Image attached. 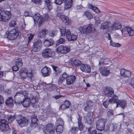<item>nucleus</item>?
Returning a JSON list of instances; mask_svg holds the SVG:
<instances>
[{
  "instance_id": "obj_1",
  "label": "nucleus",
  "mask_w": 134,
  "mask_h": 134,
  "mask_svg": "<svg viewBox=\"0 0 134 134\" xmlns=\"http://www.w3.org/2000/svg\"><path fill=\"white\" fill-rule=\"evenodd\" d=\"M60 31L61 36L60 38L57 41V44L58 45L63 44L65 40L64 37H65L66 35V38L69 41H74L76 40L77 37L75 35L71 34L70 30L66 29L65 27H61L59 28Z\"/></svg>"
},
{
  "instance_id": "obj_2",
  "label": "nucleus",
  "mask_w": 134,
  "mask_h": 134,
  "mask_svg": "<svg viewBox=\"0 0 134 134\" xmlns=\"http://www.w3.org/2000/svg\"><path fill=\"white\" fill-rule=\"evenodd\" d=\"M79 30L81 33L86 34L92 33L95 31V29L92 24L85 25L80 27Z\"/></svg>"
},
{
  "instance_id": "obj_3",
  "label": "nucleus",
  "mask_w": 134,
  "mask_h": 134,
  "mask_svg": "<svg viewBox=\"0 0 134 134\" xmlns=\"http://www.w3.org/2000/svg\"><path fill=\"white\" fill-rule=\"evenodd\" d=\"M19 35L18 31L14 29L11 30H8L6 32L5 36L10 40H13L16 39Z\"/></svg>"
},
{
  "instance_id": "obj_4",
  "label": "nucleus",
  "mask_w": 134,
  "mask_h": 134,
  "mask_svg": "<svg viewBox=\"0 0 134 134\" xmlns=\"http://www.w3.org/2000/svg\"><path fill=\"white\" fill-rule=\"evenodd\" d=\"M11 17L10 11H2L0 13V21L6 22L9 20Z\"/></svg>"
},
{
  "instance_id": "obj_5",
  "label": "nucleus",
  "mask_w": 134,
  "mask_h": 134,
  "mask_svg": "<svg viewBox=\"0 0 134 134\" xmlns=\"http://www.w3.org/2000/svg\"><path fill=\"white\" fill-rule=\"evenodd\" d=\"M42 55L44 58H48L53 57L55 55V53L52 49L47 48L43 50Z\"/></svg>"
},
{
  "instance_id": "obj_6",
  "label": "nucleus",
  "mask_w": 134,
  "mask_h": 134,
  "mask_svg": "<svg viewBox=\"0 0 134 134\" xmlns=\"http://www.w3.org/2000/svg\"><path fill=\"white\" fill-rule=\"evenodd\" d=\"M106 120L104 119H100L96 122V128L100 131L103 130L105 128V126Z\"/></svg>"
},
{
  "instance_id": "obj_7",
  "label": "nucleus",
  "mask_w": 134,
  "mask_h": 134,
  "mask_svg": "<svg viewBox=\"0 0 134 134\" xmlns=\"http://www.w3.org/2000/svg\"><path fill=\"white\" fill-rule=\"evenodd\" d=\"M16 120L18 124L21 127L27 126L29 121L28 119L22 116H21L20 119H17Z\"/></svg>"
},
{
  "instance_id": "obj_8",
  "label": "nucleus",
  "mask_w": 134,
  "mask_h": 134,
  "mask_svg": "<svg viewBox=\"0 0 134 134\" xmlns=\"http://www.w3.org/2000/svg\"><path fill=\"white\" fill-rule=\"evenodd\" d=\"M122 34L123 36H125L127 32L130 36H132L134 35V30L131 27H127L121 30Z\"/></svg>"
},
{
  "instance_id": "obj_9",
  "label": "nucleus",
  "mask_w": 134,
  "mask_h": 134,
  "mask_svg": "<svg viewBox=\"0 0 134 134\" xmlns=\"http://www.w3.org/2000/svg\"><path fill=\"white\" fill-rule=\"evenodd\" d=\"M55 127L51 123L47 124L44 132L46 134H54Z\"/></svg>"
},
{
  "instance_id": "obj_10",
  "label": "nucleus",
  "mask_w": 134,
  "mask_h": 134,
  "mask_svg": "<svg viewBox=\"0 0 134 134\" xmlns=\"http://www.w3.org/2000/svg\"><path fill=\"white\" fill-rule=\"evenodd\" d=\"M57 50L58 53H66L70 51V49L68 46H60L57 48Z\"/></svg>"
},
{
  "instance_id": "obj_11",
  "label": "nucleus",
  "mask_w": 134,
  "mask_h": 134,
  "mask_svg": "<svg viewBox=\"0 0 134 134\" xmlns=\"http://www.w3.org/2000/svg\"><path fill=\"white\" fill-rule=\"evenodd\" d=\"M104 92L105 95L109 97H112L114 96V91L111 87H108L106 88Z\"/></svg>"
},
{
  "instance_id": "obj_12",
  "label": "nucleus",
  "mask_w": 134,
  "mask_h": 134,
  "mask_svg": "<svg viewBox=\"0 0 134 134\" xmlns=\"http://www.w3.org/2000/svg\"><path fill=\"white\" fill-rule=\"evenodd\" d=\"M86 105L84 108L85 110L87 112L90 111L92 109L93 103L90 100H88L86 102Z\"/></svg>"
},
{
  "instance_id": "obj_13",
  "label": "nucleus",
  "mask_w": 134,
  "mask_h": 134,
  "mask_svg": "<svg viewBox=\"0 0 134 134\" xmlns=\"http://www.w3.org/2000/svg\"><path fill=\"white\" fill-rule=\"evenodd\" d=\"M41 15L38 13H37L35 14L33 16V19L35 24H37L39 23L38 26L40 27L42 25L41 22Z\"/></svg>"
},
{
  "instance_id": "obj_14",
  "label": "nucleus",
  "mask_w": 134,
  "mask_h": 134,
  "mask_svg": "<svg viewBox=\"0 0 134 134\" xmlns=\"http://www.w3.org/2000/svg\"><path fill=\"white\" fill-rule=\"evenodd\" d=\"M99 70L100 74L103 76H107L110 74L109 70L104 66L100 67Z\"/></svg>"
},
{
  "instance_id": "obj_15",
  "label": "nucleus",
  "mask_w": 134,
  "mask_h": 134,
  "mask_svg": "<svg viewBox=\"0 0 134 134\" xmlns=\"http://www.w3.org/2000/svg\"><path fill=\"white\" fill-rule=\"evenodd\" d=\"M47 112V113L49 116L52 117L55 116L56 115L55 113L53 111L50 106H48L46 109H44V112Z\"/></svg>"
},
{
  "instance_id": "obj_16",
  "label": "nucleus",
  "mask_w": 134,
  "mask_h": 134,
  "mask_svg": "<svg viewBox=\"0 0 134 134\" xmlns=\"http://www.w3.org/2000/svg\"><path fill=\"white\" fill-rule=\"evenodd\" d=\"M31 120V122L30 123V125L32 127H35L37 125L38 119L36 115L34 114L32 116Z\"/></svg>"
},
{
  "instance_id": "obj_17",
  "label": "nucleus",
  "mask_w": 134,
  "mask_h": 134,
  "mask_svg": "<svg viewBox=\"0 0 134 134\" xmlns=\"http://www.w3.org/2000/svg\"><path fill=\"white\" fill-rule=\"evenodd\" d=\"M117 128L116 125L114 126L113 124L111 123L109 125H106L105 129L111 132H115L116 131Z\"/></svg>"
},
{
  "instance_id": "obj_18",
  "label": "nucleus",
  "mask_w": 134,
  "mask_h": 134,
  "mask_svg": "<svg viewBox=\"0 0 134 134\" xmlns=\"http://www.w3.org/2000/svg\"><path fill=\"white\" fill-rule=\"evenodd\" d=\"M80 69L82 71L86 73H89L91 71V67L89 65L86 64L82 65Z\"/></svg>"
},
{
  "instance_id": "obj_19",
  "label": "nucleus",
  "mask_w": 134,
  "mask_h": 134,
  "mask_svg": "<svg viewBox=\"0 0 134 134\" xmlns=\"http://www.w3.org/2000/svg\"><path fill=\"white\" fill-rule=\"evenodd\" d=\"M120 75L123 77H129L131 75V72L123 69L120 70Z\"/></svg>"
},
{
  "instance_id": "obj_20",
  "label": "nucleus",
  "mask_w": 134,
  "mask_h": 134,
  "mask_svg": "<svg viewBox=\"0 0 134 134\" xmlns=\"http://www.w3.org/2000/svg\"><path fill=\"white\" fill-rule=\"evenodd\" d=\"M41 71L43 76H48L51 72V70L49 68L46 67L43 68Z\"/></svg>"
},
{
  "instance_id": "obj_21",
  "label": "nucleus",
  "mask_w": 134,
  "mask_h": 134,
  "mask_svg": "<svg viewBox=\"0 0 134 134\" xmlns=\"http://www.w3.org/2000/svg\"><path fill=\"white\" fill-rule=\"evenodd\" d=\"M78 115L79 117L77 118L78 121L77 122L78 126V128L81 132L82 131H83V129L84 126L81 121L82 119V116H80L79 114H78Z\"/></svg>"
},
{
  "instance_id": "obj_22",
  "label": "nucleus",
  "mask_w": 134,
  "mask_h": 134,
  "mask_svg": "<svg viewBox=\"0 0 134 134\" xmlns=\"http://www.w3.org/2000/svg\"><path fill=\"white\" fill-rule=\"evenodd\" d=\"M42 46V42L40 40H38L34 44V47L33 50L35 52L38 49H39Z\"/></svg>"
},
{
  "instance_id": "obj_23",
  "label": "nucleus",
  "mask_w": 134,
  "mask_h": 134,
  "mask_svg": "<svg viewBox=\"0 0 134 134\" xmlns=\"http://www.w3.org/2000/svg\"><path fill=\"white\" fill-rule=\"evenodd\" d=\"M76 77L73 75H71L68 77L66 79V84L70 85L72 84L76 79Z\"/></svg>"
},
{
  "instance_id": "obj_24",
  "label": "nucleus",
  "mask_w": 134,
  "mask_h": 134,
  "mask_svg": "<svg viewBox=\"0 0 134 134\" xmlns=\"http://www.w3.org/2000/svg\"><path fill=\"white\" fill-rule=\"evenodd\" d=\"M19 95L23 96L22 94H19V93H16L14 96L15 101V104L16 105H18L19 104L22 103L23 99L19 97Z\"/></svg>"
},
{
  "instance_id": "obj_25",
  "label": "nucleus",
  "mask_w": 134,
  "mask_h": 134,
  "mask_svg": "<svg viewBox=\"0 0 134 134\" xmlns=\"http://www.w3.org/2000/svg\"><path fill=\"white\" fill-rule=\"evenodd\" d=\"M48 33V31L47 29H42L37 34V36L39 37L44 38L45 37V35Z\"/></svg>"
},
{
  "instance_id": "obj_26",
  "label": "nucleus",
  "mask_w": 134,
  "mask_h": 134,
  "mask_svg": "<svg viewBox=\"0 0 134 134\" xmlns=\"http://www.w3.org/2000/svg\"><path fill=\"white\" fill-rule=\"evenodd\" d=\"M112 26L111 23L109 21H105L102 23L100 28L102 29H105L108 28Z\"/></svg>"
},
{
  "instance_id": "obj_27",
  "label": "nucleus",
  "mask_w": 134,
  "mask_h": 134,
  "mask_svg": "<svg viewBox=\"0 0 134 134\" xmlns=\"http://www.w3.org/2000/svg\"><path fill=\"white\" fill-rule=\"evenodd\" d=\"M71 104L70 102L68 100H65L63 104L59 107V108L62 110H64L69 108Z\"/></svg>"
},
{
  "instance_id": "obj_28",
  "label": "nucleus",
  "mask_w": 134,
  "mask_h": 134,
  "mask_svg": "<svg viewBox=\"0 0 134 134\" xmlns=\"http://www.w3.org/2000/svg\"><path fill=\"white\" fill-rule=\"evenodd\" d=\"M20 74L21 78L23 79H26L27 76V71L24 68H22L19 71Z\"/></svg>"
},
{
  "instance_id": "obj_29",
  "label": "nucleus",
  "mask_w": 134,
  "mask_h": 134,
  "mask_svg": "<svg viewBox=\"0 0 134 134\" xmlns=\"http://www.w3.org/2000/svg\"><path fill=\"white\" fill-rule=\"evenodd\" d=\"M58 16L60 17L61 20L65 23L66 24L69 25L70 24V22L69 18L67 16L64 15H59V14L58 15Z\"/></svg>"
},
{
  "instance_id": "obj_30",
  "label": "nucleus",
  "mask_w": 134,
  "mask_h": 134,
  "mask_svg": "<svg viewBox=\"0 0 134 134\" xmlns=\"http://www.w3.org/2000/svg\"><path fill=\"white\" fill-rule=\"evenodd\" d=\"M123 109H124L127 106L126 101L125 100H121L118 102L116 107H118V105Z\"/></svg>"
},
{
  "instance_id": "obj_31",
  "label": "nucleus",
  "mask_w": 134,
  "mask_h": 134,
  "mask_svg": "<svg viewBox=\"0 0 134 134\" xmlns=\"http://www.w3.org/2000/svg\"><path fill=\"white\" fill-rule=\"evenodd\" d=\"M22 104L23 106L25 107H27L29 106L30 105V99L26 96V98L23 99Z\"/></svg>"
},
{
  "instance_id": "obj_32",
  "label": "nucleus",
  "mask_w": 134,
  "mask_h": 134,
  "mask_svg": "<svg viewBox=\"0 0 134 134\" xmlns=\"http://www.w3.org/2000/svg\"><path fill=\"white\" fill-rule=\"evenodd\" d=\"M54 43V41L52 39H45L44 42V44L46 47H49L52 45Z\"/></svg>"
},
{
  "instance_id": "obj_33",
  "label": "nucleus",
  "mask_w": 134,
  "mask_h": 134,
  "mask_svg": "<svg viewBox=\"0 0 134 134\" xmlns=\"http://www.w3.org/2000/svg\"><path fill=\"white\" fill-rule=\"evenodd\" d=\"M51 66L55 72L54 73V74H55L57 76H58V74H59L62 72L61 69L59 68L57 66H55L53 65H52Z\"/></svg>"
},
{
  "instance_id": "obj_34",
  "label": "nucleus",
  "mask_w": 134,
  "mask_h": 134,
  "mask_svg": "<svg viewBox=\"0 0 134 134\" xmlns=\"http://www.w3.org/2000/svg\"><path fill=\"white\" fill-rule=\"evenodd\" d=\"M70 131L72 134H79L81 133V131L78 127L75 126H73L71 129Z\"/></svg>"
},
{
  "instance_id": "obj_35",
  "label": "nucleus",
  "mask_w": 134,
  "mask_h": 134,
  "mask_svg": "<svg viewBox=\"0 0 134 134\" xmlns=\"http://www.w3.org/2000/svg\"><path fill=\"white\" fill-rule=\"evenodd\" d=\"M72 0H66L64 3V7L65 9H67L70 8L72 3L71 2Z\"/></svg>"
},
{
  "instance_id": "obj_36",
  "label": "nucleus",
  "mask_w": 134,
  "mask_h": 134,
  "mask_svg": "<svg viewBox=\"0 0 134 134\" xmlns=\"http://www.w3.org/2000/svg\"><path fill=\"white\" fill-rule=\"evenodd\" d=\"M58 82L59 85L65 86L66 85V80L60 76L58 79Z\"/></svg>"
},
{
  "instance_id": "obj_37",
  "label": "nucleus",
  "mask_w": 134,
  "mask_h": 134,
  "mask_svg": "<svg viewBox=\"0 0 134 134\" xmlns=\"http://www.w3.org/2000/svg\"><path fill=\"white\" fill-rule=\"evenodd\" d=\"M71 63L72 66H80L82 64L81 61L79 60L76 59H75L72 61Z\"/></svg>"
},
{
  "instance_id": "obj_38",
  "label": "nucleus",
  "mask_w": 134,
  "mask_h": 134,
  "mask_svg": "<svg viewBox=\"0 0 134 134\" xmlns=\"http://www.w3.org/2000/svg\"><path fill=\"white\" fill-rule=\"evenodd\" d=\"M6 105L8 107H11L13 105V100L12 97L8 98L5 102Z\"/></svg>"
},
{
  "instance_id": "obj_39",
  "label": "nucleus",
  "mask_w": 134,
  "mask_h": 134,
  "mask_svg": "<svg viewBox=\"0 0 134 134\" xmlns=\"http://www.w3.org/2000/svg\"><path fill=\"white\" fill-rule=\"evenodd\" d=\"M92 119L93 118L91 116H88L87 115L85 116L84 118V121L89 125L91 124L92 122Z\"/></svg>"
},
{
  "instance_id": "obj_40",
  "label": "nucleus",
  "mask_w": 134,
  "mask_h": 134,
  "mask_svg": "<svg viewBox=\"0 0 134 134\" xmlns=\"http://www.w3.org/2000/svg\"><path fill=\"white\" fill-rule=\"evenodd\" d=\"M15 64L19 67H21L23 65V61L22 59L20 58H18L15 60Z\"/></svg>"
},
{
  "instance_id": "obj_41",
  "label": "nucleus",
  "mask_w": 134,
  "mask_h": 134,
  "mask_svg": "<svg viewBox=\"0 0 134 134\" xmlns=\"http://www.w3.org/2000/svg\"><path fill=\"white\" fill-rule=\"evenodd\" d=\"M121 24L119 23H116L113 25L111 28L113 30H118L121 29Z\"/></svg>"
},
{
  "instance_id": "obj_42",
  "label": "nucleus",
  "mask_w": 134,
  "mask_h": 134,
  "mask_svg": "<svg viewBox=\"0 0 134 134\" xmlns=\"http://www.w3.org/2000/svg\"><path fill=\"white\" fill-rule=\"evenodd\" d=\"M55 126L56 127V131L58 134H60L62 133L64 129L63 126L59 125Z\"/></svg>"
},
{
  "instance_id": "obj_43",
  "label": "nucleus",
  "mask_w": 134,
  "mask_h": 134,
  "mask_svg": "<svg viewBox=\"0 0 134 134\" xmlns=\"http://www.w3.org/2000/svg\"><path fill=\"white\" fill-rule=\"evenodd\" d=\"M112 98L108 99L109 100V103H116L117 104L118 103L117 100L118 99V97L115 95H114L112 97Z\"/></svg>"
},
{
  "instance_id": "obj_44",
  "label": "nucleus",
  "mask_w": 134,
  "mask_h": 134,
  "mask_svg": "<svg viewBox=\"0 0 134 134\" xmlns=\"http://www.w3.org/2000/svg\"><path fill=\"white\" fill-rule=\"evenodd\" d=\"M64 124V122L61 118L58 119L55 122V126L61 125L63 126Z\"/></svg>"
},
{
  "instance_id": "obj_45",
  "label": "nucleus",
  "mask_w": 134,
  "mask_h": 134,
  "mask_svg": "<svg viewBox=\"0 0 134 134\" xmlns=\"http://www.w3.org/2000/svg\"><path fill=\"white\" fill-rule=\"evenodd\" d=\"M6 124H4L3 126V128H1L0 127V129L2 131H6L9 129V125L8 123V122H6Z\"/></svg>"
},
{
  "instance_id": "obj_46",
  "label": "nucleus",
  "mask_w": 134,
  "mask_h": 134,
  "mask_svg": "<svg viewBox=\"0 0 134 134\" xmlns=\"http://www.w3.org/2000/svg\"><path fill=\"white\" fill-rule=\"evenodd\" d=\"M57 30H52L49 33V35L51 37H53L57 35Z\"/></svg>"
},
{
  "instance_id": "obj_47",
  "label": "nucleus",
  "mask_w": 134,
  "mask_h": 134,
  "mask_svg": "<svg viewBox=\"0 0 134 134\" xmlns=\"http://www.w3.org/2000/svg\"><path fill=\"white\" fill-rule=\"evenodd\" d=\"M19 93V94H21L23 95V96L19 95V97L21 98L22 99H24L26 98V95H25V94H24V92L23 91H19L16 93Z\"/></svg>"
},
{
  "instance_id": "obj_48",
  "label": "nucleus",
  "mask_w": 134,
  "mask_h": 134,
  "mask_svg": "<svg viewBox=\"0 0 134 134\" xmlns=\"http://www.w3.org/2000/svg\"><path fill=\"white\" fill-rule=\"evenodd\" d=\"M107 112L106 109L104 108L99 109L98 110V113L99 115L102 116Z\"/></svg>"
},
{
  "instance_id": "obj_49",
  "label": "nucleus",
  "mask_w": 134,
  "mask_h": 134,
  "mask_svg": "<svg viewBox=\"0 0 134 134\" xmlns=\"http://www.w3.org/2000/svg\"><path fill=\"white\" fill-rule=\"evenodd\" d=\"M110 45L113 46L115 47H119L121 46V44L117 43H115L112 41H110Z\"/></svg>"
},
{
  "instance_id": "obj_50",
  "label": "nucleus",
  "mask_w": 134,
  "mask_h": 134,
  "mask_svg": "<svg viewBox=\"0 0 134 134\" xmlns=\"http://www.w3.org/2000/svg\"><path fill=\"white\" fill-rule=\"evenodd\" d=\"M49 17V15L48 14L45 15L44 16L41 17V20L42 24V23H43L44 21L47 20Z\"/></svg>"
},
{
  "instance_id": "obj_51",
  "label": "nucleus",
  "mask_w": 134,
  "mask_h": 134,
  "mask_svg": "<svg viewBox=\"0 0 134 134\" xmlns=\"http://www.w3.org/2000/svg\"><path fill=\"white\" fill-rule=\"evenodd\" d=\"M8 120L9 123H11L15 119V116L14 115L13 116L8 115L7 116Z\"/></svg>"
},
{
  "instance_id": "obj_52",
  "label": "nucleus",
  "mask_w": 134,
  "mask_h": 134,
  "mask_svg": "<svg viewBox=\"0 0 134 134\" xmlns=\"http://www.w3.org/2000/svg\"><path fill=\"white\" fill-rule=\"evenodd\" d=\"M108 99L106 100H103V106L106 108L108 107V105L109 104V102Z\"/></svg>"
},
{
  "instance_id": "obj_53",
  "label": "nucleus",
  "mask_w": 134,
  "mask_h": 134,
  "mask_svg": "<svg viewBox=\"0 0 134 134\" xmlns=\"http://www.w3.org/2000/svg\"><path fill=\"white\" fill-rule=\"evenodd\" d=\"M6 122H8L4 119H2L0 120V127H1V128H3V125H4V124H6Z\"/></svg>"
},
{
  "instance_id": "obj_54",
  "label": "nucleus",
  "mask_w": 134,
  "mask_h": 134,
  "mask_svg": "<svg viewBox=\"0 0 134 134\" xmlns=\"http://www.w3.org/2000/svg\"><path fill=\"white\" fill-rule=\"evenodd\" d=\"M33 74L32 72L31 71L29 72L28 74L27 73V76L26 79H28L29 81H31L32 80V77H33Z\"/></svg>"
},
{
  "instance_id": "obj_55",
  "label": "nucleus",
  "mask_w": 134,
  "mask_h": 134,
  "mask_svg": "<svg viewBox=\"0 0 134 134\" xmlns=\"http://www.w3.org/2000/svg\"><path fill=\"white\" fill-rule=\"evenodd\" d=\"M85 14L86 17L90 19L92 18V16L91 13L88 11H87L85 12Z\"/></svg>"
},
{
  "instance_id": "obj_56",
  "label": "nucleus",
  "mask_w": 134,
  "mask_h": 134,
  "mask_svg": "<svg viewBox=\"0 0 134 134\" xmlns=\"http://www.w3.org/2000/svg\"><path fill=\"white\" fill-rule=\"evenodd\" d=\"M42 116V118L43 119V120H45L46 119L47 117L49 116L48 114L47 113V112H44V109L43 111V115Z\"/></svg>"
},
{
  "instance_id": "obj_57",
  "label": "nucleus",
  "mask_w": 134,
  "mask_h": 134,
  "mask_svg": "<svg viewBox=\"0 0 134 134\" xmlns=\"http://www.w3.org/2000/svg\"><path fill=\"white\" fill-rule=\"evenodd\" d=\"M42 116V118L43 119V120H45L46 119L47 117L49 116L48 114L47 113V112H44V109L43 111V115Z\"/></svg>"
},
{
  "instance_id": "obj_58",
  "label": "nucleus",
  "mask_w": 134,
  "mask_h": 134,
  "mask_svg": "<svg viewBox=\"0 0 134 134\" xmlns=\"http://www.w3.org/2000/svg\"><path fill=\"white\" fill-rule=\"evenodd\" d=\"M66 0H55L54 3L57 5H60Z\"/></svg>"
},
{
  "instance_id": "obj_59",
  "label": "nucleus",
  "mask_w": 134,
  "mask_h": 134,
  "mask_svg": "<svg viewBox=\"0 0 134 134\" xmlns=\"http://www.w3.org/2000/svg\"><path fill=\"white\" fill-rule=\"evenodd\" d=\"M128 81L130 85L134 86V77L131 79L130 78L129 79Z\"/></svg>"
},
{
  "instance_id": "obj_60",
  "label": "nucleus",
  "mask_w": 134,
  "mask_h": 134,
  "mask_svg": "<svg viewBox=\"0 0 134 134\" xmlns=\"http://www.w3.org/2000/svg\"><path fill=\"white\" fill-rule=\"evenodd\" d=\"M16 25L15 21L14 20H11L9 24V26L10 27L14 26Z\"/></svg>"
},
{
  "instance_id": "obj_61",
  "label": "nucleus",
  "mask_w": 134,
  "mask_h": 134,
  "mask_svg": "<svg viewBox=\"0 0 134 134\" xmlns=\"http://www.w3.org/2000/svg\"><path fill=\"white\" fill-rule=\"evenodd\" d=\"M94 19L95 21V23L98 25L100 23V20L98 16H95Z\"/></svg>"
},
{
  "instance_id": "obj_62",
  "label": "nucleus",
  "mask_w": 134,
  "mask_h": 134,
  "mask_svg": "<svg viewBox=\"0 0 134 134\" xmlns=\"http://www.w3.org/2000/svg\"><path fill=\"white\" fill-rule=\"evenodd\" d=\"M60 76H61L63 78L66 80V79L69 76L68 75L66 72H64L62 75H61Z\"/></svg>"
},
{
  "instance_id": "obj_63",
  "label": "nucleus",
  "mask_w": 134,
  "mask_h": 134,
  "mask_svg": "<svg viewBox=\"0 0 134 134\" xmlns=\"http://www.w3.org/2000/svg\"><path fill=\"white\" fill-rule=\"evenodd\" d=\"M47 6V7L46 8V9L47 10L48 12H50V10L52 9L53 6L51 4L48 5H46Z\"/></svg>"
},
{
  "instance_id": "obj_64",
  "label": "nucleus",
  "mask_w": 134,
  "mask_h": 134,
  "mask_svg": "<svg viewBox=\"0 0 134 134\" xmlns=\"http://www.w3.org/2000/svg\"><path fill=\"white\" fill-rule=\"evenodd\" d=\"M90 134H103L102 133H97V131L96 130H93L90 132Z\"/></svg>"
}]
</instances>
